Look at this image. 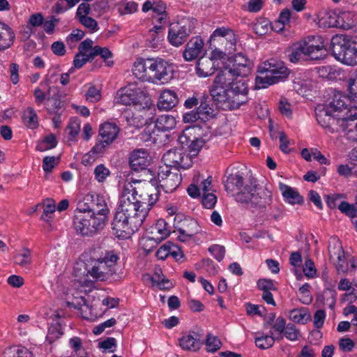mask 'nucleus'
<instances>
[{
	"label": "nucleus",
	"instance_id": "nucleus-1",
	"mask_svg": "<svg viewBox=\"0 0 357 357\" xmlns=\"http://www.w3.org/2000/svg\"><path fill=\"white\" fill-rule=\"evenodd\" d=\"M156 182L133 181L124 184L119 205L112 222L114 234L128 238L142 225L159 196Z\"/></svg>",
	"mask_w": 357,
	"mask_h": 357
},
{
	"label": "nucleus",
	"instance_id": "nucleus-2",
	"mask_svg": "<svg viewBox=\"0 0 357 357\" xmlns=\"http://www.w3.org/2000/svg\"><path fill=\"white\" fill-rule=\"evenodd\" d=\"M346 97L340 92L334 93L332 100L328 104L319 105L315 108V115L318 123L331 132L342 130L348 139L357 142L356 112L345 116L347 110Z\"/></svg>",
	"mask_w": 357,
	"mask_h": 357
},
{
	"label": "nucleus",
	"instance_id": "nucleus-3",
	"mask_svg": "<svg viewBox=\"0 0 357 357\" xmlns=\"http://www.w3.org/2000/svg\"><path fill=\"white\" fill-rule=\"evenodd\" d=\"M229 74L219 73L210 89L213 100L222 104L224 109H238L248 100V85L245 80L233 82L229 79Z\"/></svg>",
	"mask_w": 357,
	"mask_h": 357
},
{
	"label": "nucleus",
	"instance_id": "nucleus-4",
	"mask_svg": "<svg viewBox=\"0 0 357 357\" xmlns=\"http://www.w3.org/2000/svg\"><path fill=\"white\" fill-rule=\"evenodd\" d=\"M119 255L114 250L106 251L98 259H91L86 264L87 275L98 281H105L116 273Z\"/></svg>",
	"mask_w": 357,
	"mask_h": 357
},
{
	"label": "nucleus",
	"instance_id": "nucleus-5",
	"mask_svg": "<svg viewBox=\"0 0 357 357\" xmlns=\"http://www.w3.org/2000/svg\"><path fill=\"white\" fill-rule=\"evenodd\" d=\"M258 73L261 75L255 78L256 87L262 89L283 81L288 77L289 70L282 61L272 59L261 63Z\"/></svg>",
	"mask_w": 357,
	"mask_h": 357
},
{
	"label": "nucleus",
	"instance_id": "nucleus-6",
	"mask_svg": "<svg viewBox=\"0 0 357 357\" xmlns=\"http://www.w3.org/2000/svg\"><path fill=\"white\" fill-rule=\"evenodd\" d=\"M107 220L105 217H98L82 210L79 206L73 217V228L77 234L82 236H93L103 229Z\"/></svg>",
	"mask_w": 357,
	"mask_h": 357
},
{
	"label": "nucleus",
	"instance_id": "nucleus-7",
	"mask_svg": "<svg viewBox=\"0 0 357 357\" xmlns=\"http://www.w3.org/2000/svg\"><path fill=\"white\" fill-rule=\"evenodd\" d=\"M334 57L347 66L357 65V47L351 38L347 35H335L331 40Z\"/></svg>",
	"mask_w": 357,
	"mask_h": 357
},
{
	"label": "nucleus",
	"instance_id": "nucleus-8",
	"mask_svg": "<svg viewBox=\"0 0 357 357\" xmlns=\"http://www.w3.org/2000/svg\"><path fill=\"white\" fill-rule=\"evenodd\" d=\"M117 99L118 102L122 105L142 107L145 112H149V115H152L155 110L147 93L133 85L119 90L117 93Z\"/></svg>",
	"mask_w": 357,
	"mask_h": 357
},
{
	"label": "nucleus",
	"instance_id": "nucleus-9",
	"mask_svg": "<svg viewBox=\"0 0 357 357\" xmlns=\"http://www.w3.org/2000/svg\"><path fill=\"white\" fill-rule=\"evenodd\" d=\"M196 20L193 18H183L177 22L172 23L169 27L167 40L174 47L184 44L195 28Z\"/></svg>",
	"mask_w": 357,
	"mask_h": 357
},
{
	"label": "nucleus",
	"instance_id": "nucleus-10",
	"mask_svg": "<svg viewBox=\"0 0 357 357\" xmlns=\"http://www.w3.org/2000/svg\"><path fill=\"white\" fill-rule=\"evenodd\" d=\"M120 128L114 123L105 122L100 126V139L91 150L96 154L102 153L117 138Z\"/></svg>",
	"mask_w": 357,
	"mask_h": 357
},
{
	"label": "nucleus",
	"instance_id": "nucleus-11",
	"mask_svg": "<svg viewBox=\"0 0 357 357\" xmlns=\"http://www.w3.org/2000/svg\"><path fill=\"white\" fill-rule=\"evenodd\" d=\"M182 181L181 175L177 168H170L168 166L160 167L158 173V186L165 192L174 191Z\"/></svg>",
	"mask_w": 357,
	"mask_h": 357
},
{
	"label": "nucleus",
	"instance_id": "nucleus-12",
	"mask_svg": "<svg viewBox=\"0 0 357 357\" xmlns=\"http://www.w3.org/2000/svg\"><path fill=\"white\" fill-rule=\"evenodd\" d=\"M151 81L153 84H164L170 81L174 77L172 64L159 58H151Z\"/></svg>",
	"mask_w": 357,
	"mask_h": 357
},
{
	"label": "nucleus",
	"instance_id": "nucleus-13",
	"mask_svg": "<svg viewBox=\"0 0 357 357\" xmlns=\"http://www.w3.org/2000/svg\"><path fill=\"white\" fill-rule=\"evenodd\" d=\"M165 166L170 168L188 169L192 165V160L182 149H174L167 151L162 158Z\"/></svg>",
	"mask_w": 357,
	"mask_h": 357
},
{
	"label": "nucleus",
	"instance_id": "nucleus-14",
	"mask_svg": "<svg viewBox=\"0 0 357 357\" xmlns=\"http://www.w3.org/2000/svg\"><path fill=\"white\" fill-rule=\"evenodd\" d=\"M306 56L312 60L323 59L327 55V49L321 36H310L308 41H301Z\"/></svg>",
	"mask_w": 357,
	"mask_h": 357
},
{
	"label": "nucleus",
	"instance_id": "nucleus-15",
	"mask_svg": "<svg viewBox=\"0 0 357 357\" xmlns=\"http://www.w3.org/2000/svg\"><path fill=\"white\" fill-rule=\"evenodd\" d=\"M85 199L87 201L91 200V204L86 207H82V210L98 217H105V220H107L109 208L102 196L98 195H87Z\"/></svg>",
	"mask_w": 357,
	"mask_h": 357
},
{
	"label": "nucleus",
	"instance_id": "nucleus-16",
	"mask_svg": "<svg viewBox=\"0 0 357 357\" xmlns=\"http://www.w3.org/2000/svg\"><path fill=\"white\" fill-rule=\"evenodd\" d=\"M151 58H138L133 63L132 73L138 79L151 83Z\"/></svg>",
	"mask_w": 357,
	"mask_h": 357
},
{
	"label": "nucleus",
	"instance_id": "nucleus-17",
	"mask_svg": "<svg viewBox=\"0 0 357 357\" xmlns=\"http://www.w3.org/2000/svg\"><path fill=\"white\" fill-rule=\"evenodd\" d=\"M170 231L167 223L163 219L158 220L147 232V239L158 244L169 236Z\"/></svg>",
	"mask_w": 357,
	"mask_h": 357
},
{
	"label": "nucleus",
	"instance_id": "nucleus-18",
	"mask_svg": "<svg viewBox=\"0 0 357 357\" xmlns=\"http://www.w3.org/2000/svg\"><path fill=\"white\" fill-rule=\"evenodd\" d=\"M129 164L130 168L135 171L145 169L149 165V154L144 149H138L130 154Z\"/></svg>",
	"mask_w": 357,
	"mask_h": 357
},
{
	"label": "nucleus",
	"instance_id": "nucleus-19",
	"mask_svg": "<svg viewBox=\"0 0 357 357\" xmlns=\"http://www.w3.org/2000/svg\"><path fill=\"white\" fill-rule=\"evenodd\" d=\"M204 40L199 36L192 38L186 44L183 56L185 61H191L197 59L204 48Z\"/></svg>",
	"mask_w": 357,
	"mask_h": 357
},
{
	"label": "nucleus",
	"instance_id": "nucleus-20",
	"mask_svg": "<svg viewBox=\"0 0 357 357\" xmlns=\"http://www.w3.org/2000/svg\"><path fill=\"white\" fill-rule=\"evenodd\" d=\"M252 63H243L239 65L231 64V66H225L220 73L227 72L229 74V79L233 82L244 80L239 77H245L248 76L252 70Z\"/></svg>",
	"mask_w": 357,
	"mask_h": 357
},
{
	"label": "nucleus",
	"instance_id": "nucleus-21",
	"mask_svg": "<svg viewBox=\"0 0 357 357\" xmlns=\"http://www.w3.org/2000/svg\"><path fill=\"white\" fill-rule=\"evenodd\" d=\"M178 103L177 93L171 89H164L161 91L157 106L159 110L169 111Z\"/></svg>",
	"mask_w": 357,
	"mask_h": 357
},
{
	"label": "nucleus",
	"instance_id": "nucleus-22",
	"mask_svg": "<svg viewBox=\"0 0 357 357\" xmlns=\"http://www.w3.org/2000/svg\"><path fill=\"white\" fill-rule=\"evenodd\" d=\"M62 105L59 88L56 86H49L48 96L45 102L47 111L50 114H58Z\"/></svg>",
	"mask_w": 357,
	"mask_h": 357
},
{
	"label": "nucleus",
	"instance_id": "nucleus-23",
	"mask_svg": "<svg viewBox=\"0 0 357 357\" xmlns=\"http://www.w3.org/2000/svg\"><path fill=\"white\" fill-rule=\"evenodd\" d=\"M179 344L184 350L196 351L201 348L203 342L200 340V335L192 331L183 335L179 339Z\"/></svg>",
	"mask_w": 357,
	"mask_h": 357
},
{
	"label": "nucleus",
	"instance_id": "nucleus-24",
	"mask_svg": "<svg viewBox=\"0 0 357 357\" xmlns=\"http://www.w3.org/2000/svg\"><path fill=\"white\" fill-rule=\"evenodd\" d=\"M216 66L217 64L213 58L202 56L197 61L196 72L199 77H206L215 73Z\"/></svg>",
	"mask_w": 357,
	"mask_h": 357
},
{
	"label": "nucleus",
	"instance_id": "nucleus-25",
	"mask_svg": "<svg viewBox=\"0 0 357 357\" xmlns=\"http://www.w3.org/2000/svg\"><path fill=\"white\" fill-rule=\"evenodd\" d=\"M272 202V192L267 188H257L255 191L252 205L260 208L266 207Z\"/></svg>",
	"mask_w": 357,
	"mask_h": 357
},
{
	"label": "nucleus",
	"instance_id": "nucleus-26",
	"mask_svg": "<svg viewBox=\"0 0 357 357\" xmlns=\"http://www.w3.org/2000/svg\"><path fill=\"white\" fill-rule=\"evenodd\" d=\"M15 40V33L6 24L0 22V52L9 48Z\"/></svg>",
	"mask_w": 357,
	"mask_h": 357
},
{
	"label": "nucleus",
	"instance_id": "nucleus-27",
	"mask_svg": "<svg viewBox=\"0 0 357 357\" xmlns=\"http://www.w3.org/2000/svg\"><path fill=\"white\" fill-rule=\"evenodd\" d=\"M257 185L252 183H245L235 195V199L240 203H252Z\"/></svg>",
	"mask_w": 357,
	"mask_h": 357
},
{
	"label": "nucleus",
	"instance_id": "nucleus-28",
	"mask_svg": "<svg viewBox=\"0 0 357 357\" xmlns=\"http://www.w3.org/2000/svg\"><path fill=\"white\" fill-rule=\"evenodd\" d=\"M178 231L183 236V238H180L181 241H186L191 238L193 236L199 232V226L193 219H188L185 221L184 224L179 227Z\"/></svg>",
	"mask_w": 357,
	"mask_h": 357
},
{
	"label": "nucleus",
	"instance_id": "nucleus-29",
	"mask_svg": "<svg viewBox=\"0 0 357 357\" xmlns=\"http://www.w3.org/2000/svg\"><path fill=\"white\" fill-rule=\"evenodd\" d=\"M279 188L284 199L287 202L291 204H301L303 202V197L294 188L284 183H280Z\"/></svg>",
	"mask_w": 357,
	"mask_h": 357
},
{
	"label": "nucleus",
	"instance_id": "nucleus-30",
	"mask_svg": "<svg viewBox=\"0 0 357 357\" xmlns=\"http://www.w3.org/2000/svg\"><path fill=\"white\" fill-rule=\"evenodd\" d=\"M328 254L331 261L333 262L340 257H344V252L340 239L335 236H331L328 241Z\"/></svg>",
	"mask_w": 357,
	"mask_h": 357
},
{
	"label": "nucleus",
	"instance_id": "nucleus-31",
	"mask_svg": "<svg viewBox=\"0 0 357 357\" xmlns=\"http://www.w3.org/2000/svg\"><path fill=\"white\" fill-rule=\"evenodd\" d=\"M350 163L353 167H349L347 165H340L337 167V172L340 175L348 176L352 173L357 176V149H353L349 153Z\"/></svg>",
	"mask_w": 357,
	"mask_h": 357
},
{
	"label": "nucleus",
	"instance_id": "nucleus-32",
	"mask_svg": "<svg viewBox=\"0 0 357 357\" xmlns=\"http://www.w3.org/2000/svg\"><path fill=\"white\" fill-rule=\"evenodd\" d=\"M245 183L241 174L238 172L230 174L225 182V190L229 192L239 190Z\"/></svg>",
	"mask_w": 357,
	"mask_h": 357
},
{
	"label": "nucleus",
	"instance_id": "nucleus-33",
	"mask_svg": "<svg viewBox=\"0 0 357 357\" xmlns=\"http://www.w3.org/2000/svg\"><path fill=\"white\" fill-rule=\"evenodd\" d=\"M306 54L301 42L294 44L288 54V59L293 63H298L306 60Z\"/></svg>",
	"mask_w": 357,
	"mask_h": 357
},
{
	"label": "nucleus",
	"instance_id": "nucleus-34",
	"mask_svg": "<svg viewBox=\"0 0 357 357\" xmlns=\"http://www.w3.org/2000/svg\"><path fill=\"white\" fill-rule=\"evenodd\" d=\"M176 119L169 114H162L158 116L155 121V128L162 132L170 130L175 128Z\"/></svg>",
	"mask_w": 357,
	"mask_h": 357
},
{
	"label": "nucleus",
	"instance_id": "nucleus-35",
	"mask_svg": "<svg viewBox=\"0 0 357 357\" xmlns=\"http://www.w3.org/2000/svg\"><path fill=\"white\" fill-rule=\"evenodd\" d=\"M164 27L162 25H155L150 29L147 35L146 44L151 47H157L160 42L162 40L163 34L162 31Z\"/></svg>",
	"mask_w": 357,
	"mask_h": 357
},
{
	"label": "nucleus",
	"instance_id": "nucleus-36",
	"mask_svg": "<svg viewBox=\"0 0 357 357\" xmlns=\"http://www.w3.org/2000/svg\"><path fill=\"white\" fill-rule=\"evenodd\" d=\"M289 319L295 323L305 324L311 318V315L307 308H297L289 312Z\"/></svg>",
	"mask_w": 357,
	"mask_h": 357
},
{
	"label": "nucleus",
	"instance_id": "nucleus-37",
	"mask_svg": "<svg viewBox=\"0 0 357 357\" xmlns=\"http://www.w3.org/2000/svg\"><path fill=\"white\" fill-rule=\"evenodd\" d=\"M202 121H207L215 116V110L208 101V98L203 97L197 109Z\"/></svg>",
	"mask_w": 357,
	"mask_h": 357
},
{
	"label": "nucleus",
	"instance_id": "nucleus-38",
	"mask_svg": "<svg viewBox=\"0 0 357 357\" xmlns=\"http://www.w3.org/2000/svg\"><path fill=\"white\" fill-rule=\"evenodd\" d=\"M155 13L154 18L160 24L165 23L167 20L166 5L162 1L154 3L153 10Z\"/></svg>",
	"mask_w": 357,
	"mask_h": 357
},
{
	"label": "nucleus",
	"instance_id": "nucleus-39",
	"mask_svg": "<svg viewBox=\"0 0 357 357\" xmlns=\"http://www.w3.org/2000/svg\"><path fill=\"white\" fill-rule=\"evenodd\" d=\"M23 122L28 128L34 129L38 126V116L35 110L28 107L23 114Z\"/></svg>",
	"mask_w": 357,
	"mask_h": 357
},
{
	"label": "nucleus",
	"instance_id": "nucleus-40",
	"mask_svg": "<svg viewBox=\"0 0 357 357\" xmlns=\"http://www.w3.org/2000/svg\"><path fill=\"white\" fill-rule=\"evenodd\" d=\"M98 55H100L105 61L107 66H111L113 64L112 61L107 60L112 57V53L108 48L101 47L98 45L94 46L91 51V57L93 59Z\"/></svg>",
	"mask_w": 357,
	"mask_h": 357
},
{
	"label": "nucleus",
	"instance_id": "nucleus-41",
	"mask_svg": "<svg viewBox=\"0 0 357 357\" xmlns=\"http://www.w3.org/2000/svg\"><path fill=\"white\" fill-rule=\"evenodd\" d=\"M57 144V141L53 134H50L44 139L38 142L36 149L38 151H45L54 148Z\"/></svg>",
	"mask_w": 357,
	"mask_h": 357
},
{
	"label": "nucleus",
	"instance_id": "nucleus-42",
	"mask_svg": "<svg viewBox=\"0 0 357 357\" xmlns=\"http://www.w3.org/2000/svg\"><path fill=\"white\" fill-rule=\"evenodd\" d=\"M337 293L333 289H328L325 291L320 298L319 301L322 305L327 306L328 308L333 310L336 303Z\"/></svg>",
	"mask_w": 357,
	"mask_h": 357
},
{
	"label": "nucleus",
	"instance_id": "nucleus-43",
	"mask_svg": "<svg viewBox=\"0 0 357 357\" xmlns=\"http://www.w3.org/2000/svg\"><path fill=\"white\" fill-rule=\"evenodd\" d=\"M15 264L20 266H26L31 262V251L28 248H23L22 253L17 254L14 257Z\"/></svg>",
	"mask_w": 357,
	"mask_h": 357
},
{
	"label": "nucleus",
	"instance_id": "nucleus-44",
	"mask_svg": "<svg viewBox=\"0 0 357 357\" xmlns=\"http://www.w3.org/2000/svg\"><path fill=\"white\" fill-rule=\"evenodd\" d=\"M204 144V141L202 139L196 138L191 140L190 144L186 149V150L188 151L187 155L190 156L191 159L192 157L197 156Z\"/></svg>",
	"mask_w": 357,
	"mask_h": 357
},
{
	"label": "nucleus",
	"instance_id": "nucleus-45",
	"mask_svg": "<svg viewBox=\"0 0 357 357\" xmlns=\"http://www.w3.org/2000/svg\"><path fill=\"white\" fill-rule=\"evenodd\" d=\"M275 340V339L272 335H262L255 338V344L259 348L266 349L273 345Z\"/></svg>",
	"mask_w": 357,
	"mask_h": 357
},
{
	"label": "nucleus",
	"instance_id": "nucleus-46",
	"mask_svg": "<svg viewBox=\"0 0 357 357\" xmlns=\"http://www.w3.org/2000/svg\"><path fill=\"white\" fill-rule=\"evenodd\" d=\"M222 345L220 340L218 337L211 334H208L206 339V349L209 352H215L218 350Z\"/></svg>",
	"mask_w": 357,
	"mask_h": 357
},
{
	"label": "nucleus",
	"instance_id": "nucleus-47",
	"mask_svg": "<svg viewBox=\"0 0 357 357\" xmlns=\"http://www.w3.org/2000/svg\"><path fill=\"white\" fill-rule=\"evenodd\" d=\"M283 333L285 337L290 341H296L301 336L300 331L293 324H288Z\"/></svg>",
	"mask_w": 357,
	"mask_h": 357
},
{
	"label": "nucleus",
	"instance_id": "nucleus-48",
	"mask_svg": "<svg viewBox=\"0 0 357 357\" xmlns=\"http://www.w3.org/2000/svg\"><path fill=\"white\" fill-rule=\"evenodd\" d=\"M339 210L347 215L350 218H356L357 217V208L355 207V205L350 204L347 202L342 201L338 205Z\"/></svg>",
	"mask_w": 357,
	"mask_h": 357
},
{
	"label": "nucleus",
	"instance_id": "nucleus-49",
	"mask_svg": "<svg viewBox=\"0 0 357 357\" xmlns=\"http://www.w3.org/2000/svg\"><path fill=\"white\" fill-rule=\"evenodd\" d=\"M264 2L262 0H250L246 4L241 6L242 10L250 13H258L263 8Z\"/></svg>",
	"mask_w": 357,
	"mask_h": 357
},
{
	"label": "nucleus",
	"instance_id": "nucleus-50",
	"mask_svg": "<svg viewBox=\"0 0 357 357\" xmlns=\"http://www.w3.org/2000/svg\"><path fill=\"white\" fill-rule=\"evenodd\" d=\"M269 21L267 19H261L257 20L253 26L255 32L259 35H265L269 30Z\"/></svg>",
	"mask_w": 357,
	"mask_h": 357
},
{
	"label": "nucleus",
	"instance_id": "nucleus-51",
	"mask_svg": "<svg viewBox=\"0 0 357 357\" xmlns=\"http://www.w3.org/2000/svg\"><path fill=\"white\" fill-rule=\"evenodd\" d=\"M93 58L91 57V52L89 54H82L81 52H78L73 60L74 70L75 68H81L87 61L92 60Z\"/></svg>",
	"mask_w": 357,
	"mask_h": 357
},
{
	"label": "nucleus",
	"instance_id": "nucleus-52",
	"mask_svg": "<svg viewBox=\"0 0 357 357\" xmlns=\"http://www.w3.org/2000/svg\"><path fill=\"white\" fill-rule=\"evenodd\" d=\"M200 178V175L194 176L193 183L187 189L188 195L192 198L198 197L200 195V188L198 185Z\"/></svg>",
	"mask_w": 357,
	"mask_h": 357
},
{
	"label": "nucleus",
	"instance_id": "nucleus-53",
	"mask_svg": "<svg viewBox=\"0 0 357 357\" xmlns=\"http://www.w3.org/2000/svg\"><path fill=\"white\" fill-rule=\"evenodd\" d=\"M109 170L104 165H98L94 169L96 179L101 183L109 175Z\"/></svg>",
	"mask_w": 357,
	"mask_h": 357
},
{
	"label": "nucleus",
	"instance_id": "nucleus-54",
	"mask_svg": "<svg viewBox=\"0 0 357 357\" xmlns=\"http://www.w3.org/2000/svg\"><path fill=\"white\" fill-rule=\"evenodd\" d=\"M79 22L91 33L96 32L99 29L98 22L91 17H82V19L79 20Z\"/></svg>",
	"mask_w": 357,
	"mask_h": 357
},
{
	"label": "nucleus",
	"instance_id": "nucleus-55",
	"mask_svg": "<svg viewBox=\"0 0 357 357\" xmlns=\"http://www.w3.org/2000/svg\"><path fill=\"white\" fill-rule=\"evenodd\" d=\"M333 263L335 264L338 273H346L350 271L349 261L347 260L344 255L340 257V259H337Z\"/></svg>",
	"mask_w": 357,
	"mask_h": 357
},
{
	"label": "nucleus",
	"instance_id": "nucleus-56",
	"mask_svg": "<svg viewBox=\"0 0 357 357\" xmlns=\"http://www.w3.org/2000/svg\"><path fill=\"white\" fill-rule=\"evenodd\" d=\"M208 251L218 261H221L225 257V248L222 245H213L208 248Z\"/></svg>",
	"mask_w": 357,
	"mask_h": 357
},
{
	"label": "nucleus",
	"instance_id": "nucleus-57",
	"mask_svg": "<svg viewBox=\"0 0 357 357\" xmlns=\"http://www.w3.org/2000/svg\"><path fill=\"white\" fill-rule=\"evenodd\" d=\"M202 202L205 208H213L217 202V197L213 192L203 193Z\"/></svg>",
	"mask_w": 357,
	"mask_h": 357
},
{
	"label": "nucleus",
	"instance_id": "nucleus-58",
	"mask_svg": "<svg viewBox=\"0 0 357 357\" xmlns=\"http://www.w3.org/2000/svg\"><path fill=\"white\" fill-rule=\"evenodd\" d=\"M290 17L291 11L289 9H284L281 11L278 20L275 21V25H281L278 31H282L284 29V25L289 22Z\"/></svg>",
	"mask_w": 357,
	"mask_h": 357
},
{
	"label": "nucleus",
	"instance_id": "nucleus-59",
	"mask_svg": "<svg viewBox=\"0 0 357 357\" xmlns=\"http://www.w3.org/2000/svg\"><path fill=\"white\" fill-rule=\"evenodd\" d=\"M257 286L263 292L275 291L277 289L273 280L269 279H260L257 281Z\"/></svg>",
	"mask_w": 357,
	"mask_h": 357
},
{
	"label": "nucleus",
	"instance_id": "nucleus-60",
	"mask_svg": "<svg viewBox=\"0 0 357 357\" xmlns=\"http://www.w3.org/2000/svg\"><path fill=\"white\" fill-rule=\"evenodd\" d=\"M303 273L308 278H312L316 275L317 270L314 261L311 259H307L303 268Z\"/></svg>",
	"mask_w": 357,
	"mask_h": 357
},
{
	"label": "nucleus",
	"instance_id": "nucleus-61",
	"mask_svg": "<svg viewBox=\"0 0 357 357\" xmlns=\"http://www.w3.org/2000/svg\"><path fill=\"white\" fill-rule=\"evenodd\" d=\"M59 158L55 156H45L43 160V169L45 172H51L58 163Z\"/></svg>",
	"mask_w": 357,
	"mask_h": 357
},
{
	"label": "nucleus",
	"instance_id": "nucleus-62",
	"mask_svg": "<svg viewBox=\"0 0 357 357\" xmlns=\"http://www.w3.org/2000/svg\"><path fill=\"white\" fill-rule=\"evenodd\" d=\"M116 324V320L114 318H111L95 326L93 329V333L96 335H100L105 330V328L112 327Z\"/></svg>",
	"mask_w": 357,
	"mask_h": 357
},
{
	"label": "nucleus",
	"instance_id": "nucleus-63",
	"mask_svg": "<svg viewBox=\"0 0 357 357\" xmlns=\"http://www.w3.org/2000/svg\"><path fill=\"white\" fill-rule=\"evenodd\" d=\"M343 198L341 194H331L326 196V202L330 208H335Z\"/></svg>",
	"mask_w": 357,
	"mask_h": 357
},
{
	"label": "nucleus",
	"instance_id": "nucleus-64",
	"mask_svg": "<svg viewBox=\"0 0 357 357\" xmlns=\"http://www.w3.org/2000/svg\"><path fill=\"white\" fill-rule=\"evenodd\" d=\"M100 98V91L96 88L94 86H90L86 93V98L89 102H96L98 101Z\"/></svg>",
	"mask_w": 357,
	"mask_h": 357
}]
</instances>
